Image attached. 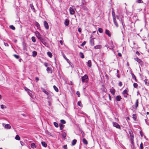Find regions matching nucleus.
Here are the masks:
<instances>
[{"instance_id": "nucleus-39", "label": "nucleus", "mask_w": 149, "mask_h": 149, "mask_svg": "<svg viewBox=\"0 0 149 149\" xmlns=\"http://www.w3.org/2000/svg\"><path fill=\"white\" fill-rule=\"evenodd\" d=\"M36 25L37 27L38 28H39L40 27V24L38 22H36Z\"/></svg>"}, {"instance_id": "nucleus-64", "label": "nucleus", "mask_w": 149, "mask_h": 149, "mask_svg": "<svg viewBox=\"0 0 149 149\" xmlns=\"http://www.w3.org/2000/svg\"><path fill=\"white\" fill-rule=\"evenodd\" d=\"M140 133L141 136H143V134L141 132Z\"/></svg>"}, {"instance_id": "nucleus-34", "label": "nucleus", "mask_w": 149, "mask_h": 149, "mask_svg": "<svg viewBox=\"0 0 149 149\" xmlns=\"http://www.w3.org/2000/svg\"><path fill=\"white\" fill-rule=\"evenodd\" d=\"M10 27L11 29L13 30H15V27L13 25H10Z\"/></svg>"}, {"instance_id": "nucleus-49", "label": "nucleus", "mask_w": 149, "mask_h": 149, "mask_svg": "<svg viewBox=\"0 0 149 149\" xmlns=\"http://www.w3.org/2000/svg\"><path fill=\"white\" fill-rule=\"evenodd\" d=\"M60 126L61 130H62L63 129V125L62 124H61V125H60Z\"/></svg>"}, {"instance_id": "nucleus-22", "label": "nucleus", "mask_w": 149, "mask_h": 149, "mask_svg": "<svg viewBox=\"0 0 149 149\" xmlns=\"http://www.w3.org/2000/svg\"><path fill=\"white\" fill-rule=\"evenodd\" d=\"M37 55V52H36L35 51H33L32 52V56L35 57Z\"/></svg>"}, {"instance_id": "nucleus-28", "label": "nucleus", "mask_w": 149, "mask_h": 149, "mask_svg": "<svg viewBox=\"0 0 149 149\" xmlns=\"http://www.w3.org/2000/svg\"><path fill=\"white\" fill-rule=\"evenodd\" d=\"M134 59L139 63H140L141 62V60L138 58H135Z\"/></svg>"}, {"instance_id": "nucleus-58", "label": "nucleus", "mask_w": 149, "mask_h": 149, "mask_svg": "<svg viewBox=\"0 0 149 149\" xmlns=\"http://www.w3.org/2000/svg\"><path fill=\"white\" fill-rule=\"evenodd\" d=\"M31 8H33V6L32 4H31Z\"/></svg>"}, {"instance_id": "nucleus-17", "label": "nucleus", "mask_w": 149, "mask_h": 149, "mask_svg": "<svg viewBox=\"0 0 149 149\" xmlns=\"http://www.w3.org/2000/svg\"><path fill=\"white\" fill-rule=\"evenodd\" d=\"M42 91L45 94H46L47 96H49V93L47 91H46L45 89H43Z\"/></svg>"}, {"instance_id": "nucleus-45", "label": "nucleus", "mask_w": 149, "mask_h": 149, "mask_svg": "<svg viewBox=\"0 0 149 149\" xmlns=\"http://www.w3.org/2000/svg\"><path fill=\"white\" fill-rule=\"evenodd\" d=\"M86 43V42L85 41H84L83 42V43L81 45V46H83Z\"/></svg>"}, {"instance_id": "nucleus-62", "label": "nucleus", "mask_w": 149, "mask_h": 149, "mask_svg": "<svg viewBox=\"0 0 149 149\" xmlns=\"http://www.w3.org/2000/svg\"><path fill=\"white\" fill-rule=\"evenodd\" d=\"M118 56H121V54L120 53H118Z\"/></svg>"}, {"instance_id": "nucleus-20", "label": "nucleus", "mask_w": 149, "mask_h": 149, "mask_svg": "<svg viewBox=\"0 0 149 149\" xmlns=\"http://www.w3.org/2000/svg\"><path fill=\"white\" fill-rule=\"evenodd\" d=\"M41 144L42 146L45 147H46L47 146V143L45 142H41Z\"/></svg>"}, {"instance_id": "nucleus-24", "label": "nucleus", "mask_w": 149, "mask_h": 149, "mask_svg": "<svg viewBox=\"0 0 149 149\" xmlns=\"http://www.w3.org/2000/svg\"><path fill=\"white\" fill-rule=\"evenodd\" d=\"M83 143L85 144H88V142L87 141V140L85 139V138H83Z\"/></svg>"}, {"instance_id": "nucleus-51", "label": "nucleus", "mask_w": 149, "mask_h": 149, "mask_svg": "<svg viewBox=\"0 0 149 149\" xmlns=\"http://www.w3.org/2000/svg\"><path fill=\"white\" fill-rule=\"evenodd\" d=\"M63 148L64 149H67V145H64L63 147Z\"/></svg>"}, {"instance_id": "nucleus-13", "label": "nucleus", "mask_w": 149, "mask_h": 149, "mask_svg": "<svg viewBox=\"0 0 149 149\" xmlns=\"http://www.w3.org/2000/svg\"><path fill=\"white\" fill-rule=\"evenodd\" d=\"M4 127L6 129H10L11 128V126L9 124H6L4 126Z\"/></svg>"}, {"instance_id": "nucleus-21", "label": "nucleus", "mask_w": 149, "mask_h": 149, "mask_svg": "<svg viewBox=\"0 0 149 149\" xmlns=\"http://www.w3.org/2000/svg\"><path fill=\"white\" fill-rule=\"evenodd\" d=\"M88 66L89 67H91V60H89L88 61Z\"/></svg>"}, {"instance_id": "nucleus-18", "label": "nucleus", "mask_w": 149, "mask_h": 149, "mask_svg": "<svg viewBox=\"0 0 149 149\" xmlns=\"http://www.w3.org/2000/svg\"><path fill=\"white\" fill-rule=\"evenodd\" d=\"M121 99V97L120 95L116 96V99L117 101H120Z\"/></svg>"}, {"instance_id": "nucleus-46", "label": "nucleus", "mask_w": 149, "mask_h": 149, "mask_svg": "<svg viewBox=\"0 0 149 149\" xmlns=\"http://www.w3.org/2000/svg\"><path fill=\"white\" fill-rule=\"evenodd\" d=\"M61 122L62 124H65V121L63 120H61Z\"/></svg>"}, {"instance_id": "nucleus-26", "label": "nucleus", "mask_w": 149, "mask_h": 149, "mask_svg": "<svg viewBox=\"0 0 149 149\" xmlns=\"http://www.w3.org/2000/svg\"><path fill=\"white\" fill-rule=\"evenodd\" d=\"M77 142V140L76 139H74L72 141V145L74 146L75 144Z\"/></svg>"}, {"instance_id": "nucleus-29", "label": "nucleus", "mask_w": 149, "mask_h": 149, "mask_svg": "<svg viewBox=\"0 0 149 149\" xmlns=\"http://www.w3.org/2000/svg\"><path fill=\"white\" fill-rule=\"evenodd\" d=\"M31 40L33 42H36V38L34 36H33L32 37Z\"/></svg>"}, {"instance_id": "nucleus-30", "label": "nucleus", "mask_w": 149, "mask_h": 149, "mask_svg": "<svg viewBox=\"0 0 149 149\" xmlns=\"http://www.w3.org/2000/svg\"><path fill=\"white\" fill-rule=\"evenodd\" d=\"M47 54L48 56L51 58L52 56V54L50 52H47Z\"/></svg>"}, {"instance_id": "nucleus-33", "label": "nucleus", "mask_w": 149, "mask_h": 149, "mask_svg": "<svg viewBox=\"0 0 149 149\" xmlns=\"http://www.w3.org/2000/svg\"><path fill=\"white\" fill-rule=\"evenodd\" d=\"M90 43H91V46H93L94 45V41L93 40H92V39L90 40Z\"/></svg>"}, {"instance_id": "nucleus-2", "label": "nucleus", "mask_w": 149, "mask_h": 149, "mask_svg": "<svg viewBox=\"0 0 149 149\" xmlns=\"http://www.w3.org/2000/svg\"><path fill=\"white\" fill-rule=\"evenodd\" d=\"M105 46L107 49L109 48L110 49H113V48L114 47L113 42L112 41L109 42L108 44L105 45Z\"/></svg>"}, {"instance_id": "nucleus-43", "label": "nucleus", "mask_w": 149, "mask_h": 149, "mask_svg": "<svg viewBox=\"0 0 149 149\" xmlns=\"http://www.w3.org/2000/svg\"><path fill=\"white\" fill-rule=\"evenodd\" d=\"M14 56L17 59H19V57L18 55H16V54H14Z\"/></svg>"}, {"instance_id": "nucleus-25", "label": "nucleus", "mask_w": 149, "mask_h": 149, "mask_svg": "<svg viewBox=\"0 0 149 149\" xmlns=\"http://www.w3.org/2000/svg\"><path fill=\"white\" fill-rule=\"evenodd\" d=\"M15 138L17 140H19V141L20 140V137H19V136L18 135H16Z\"/></svg>"}, {"instance_id": "nucleus-12", "label": "nucleus", "mask_w": 149, "mask_h": 149, "mask_svg": "<svg viewBox=\"0 0 149 149\" xmlns=\"http://www.w3.org/2000/svg\"><path fill=\"white\" fill-rule=\"evenodd\" d=\"M31 147L33 149H34L36 148V146L35 144L33 143H32L31 144Z\"/></svg>"}, {"instance_id": "nucleus-53", "label": "nucleus", "mask_w": 149, "mask_h": 149, "mask_svg": "<svg viewBox=\"0 0 149 149\" xmlns=\"http://www.w3.org/2000/svg\"><path fill=\"white\" fill-rule=\"evenodd\" d=\"M81 28H79L78 29V31L79 32V33H81Z\"/></svg>"}, {"instance_id": "nucleus-10", "label": "nucleus", "mask_w": 149, "mask_h": 149, "mask_svg": "<svg viewBox=\"0 0 149 149\" xmlns=\"http://www.w3.org/2000/svg\"><path fill=\"white\" fill-rule=\"evenodd\" d=\"M69 23V21L68 19H66L64 22V24L66 26H68Z\"/></svg>"}, {"instance_id": "nucleus-60", "label": "nucleus", "mask_w": 149, "mask_h": 149, "mask_svg": "<svg viewBox=\"0 0 149 149\" xmlns=\"http://www.w3.org/2000/svg\"><path fill=\"white\" fill-rule=\"evenodd\" d=\"M36 80L38 81L39 80V78L38 77H36Z\"/></svg>"}, {"instance_id": "nucleus-63", "label": "nucleus", "mask_w": 149, "mask_h": 149, "mask_svg": "<svg viewBox=\"0 0 149 149\" xmlns=\"http://www.w3.org/2000/svg\"><path fill=\"white\" fill-rule=\"evenodd\" d=\"M60 43L61 44V45H62V44H63V42L62 40H60Z\"/></svg>"}, {"instance_id": "nucleus-55", "label": "nucleus", "mask_w": 149, "mask_h": 149, "mask_svg": "<svg viewBox=\"0 0 149 149\" xmlns=\"http://www.w3.org/2000/svg\"><path fill=\"white\" fill-rule=\"evenodd\" d=\"M118 84H119V85L120 86H122V83L121 82H119Z\"/></svg>"}, {"instance_id": "nucleus-5", "label": "nucleus", "mask_w": 149, "mask_h": 149, "mask_svg": "<svg viewBox=\"0 0 149 149\" xmlns=\"http://www.w3.org/2000/svg\"><path fill=\"white\" fill-rule=\"evenodd\" d=\"M88 76L86 74L83 76L81 78L82 82H84L85 81H87L86 80L88 79Z\"/></svg>"}, {"instance_id": "nucleus-38", "label": "nucleus", "mask_w": 149, "mask_h": 149, "mask_svg": "<svg viewBox=\"0 0 149 149\" xmlns=\"http://www.w3.org/2000/svg\"><path fill=\"white\" fill-rule=\"evenodd\" d=\"M98 30L99 32L100 33H102L103 32V29L101 28H99Z\"/></svg>"}, {"instance_id": "nucleus-16", "label": "nucleus", "mask_w": 149, "mask_h": 149, "mask_svg": "<svg viewBox=\"0 0 149 149\" xmlns=\"http://www.w3.org/2000/svg\"><path fill=\"white\" fill-rule=\"evenodd\" d=\"M47 70L48 73H51L52 72V69L49 67H47Z\"/></svg>"}, {"instance_id": "nucleus-40", "label": "nucleus", "mask_w": 149, "mask_h": 149, "mask_svg": "<svg viewBox=\"0 0 149 149\" xmlns=\"http://www.w3.org/2000/svg\"><path fill=\"white\" fill-rule=\"evenodd\" d=\"M143 145L142 143H141L140 145V149H143Z\"/></svg>"}, {"instance_id": "nucleus-41", "label": "nucleus", "mask_w": 149, "mask_h": 149, "mask_svg": "<svg viewBox=\"0 0 149 149\" xmlns=\"http://www.w3.org/2000/svg\"><path fill=\"white\" fill-rule=\"evenodd\" d=\"M77 104L81 107L82 106V104L81 101H79L77 103Z\"/></svg>"}, {"instance_id": "nucleus-3", "label": "nucleus", "mask_w": 149, "mask_h": 149, "mask_svg": "<svg viewBox=\"0 0 149 149\" xmlns=\"http://www.w3.org/2000/svg\"><path fill=\"white\" fill-rule=\"evenodd\" d=\"M129 134L130 136V140L131 143L133 144L134 143V135L132 132V131L129 132Z\"/></svg>"}, {"instance_id": "nucleus-11", "label": "nucleus", "mask_w": 149, "mask_h": 149, "mask_svg": "<svg viewBox=\"0 0 149 149\" xmlns=\"http://www.w3.org/2000/svg\"><path fill=\"white\" fill-rule=\"evenodd\" d=\"M110 91L113 95H115V91L113 88H111L110 89Z\"/></svg>"}, {"instance_id": "nucleus-36", "label": "nucleus", "mask_w": 149, "mask_h": 149, "mask_svg": "<svg viewBox=\"0 0 149 149\" xmlns=\"http://www.w3.org/2000/svg\"><path fill=\"white\" fill-rule=\"evenodd\" d=\"M54 125L56 127H58V124L56 123V122H54Z\"/></svg>"}, {"instance_id": "nucleus-44", "label": "nucleus", "mask_w": 149, "mask_h": 149, "mask_svg": "<svg viewBox=\"0 0 149 149\" xmlns=\"http://www.w3.org/2000/svg\"><path fill=\"white\" fill-rule=\"evenodd\" d=\"M136 2L139 3H143V1L141 0H137Z\"/></svg>"}, {"instance_id": "nucleus-57", "label": "nucleus", "mask_w": 149, "mask_h": 149, "mask_svg": "<svg viewBox=\"0 0 149 149\" xmlns=\"http://www.w3.org/2000/svg\"><path fill=\"white\" fill-rule=\"evenodd\" d=\"M109 99L110 100H111V97L109 94Z\"/></svg>"}, {"instance_id": "nucleus-56", "label": "nucleus", "mask_w": 149, "mask_h": 149, "mask_svg": "<svg viewBox=\"0 0 149 149\" xmlns=\"http://www.w3.org/2000/svg\"><path fill=\"white\" fill-rule=\"evenodd\" d=\"M44 65H45V67H47V63H44Z\"/></svg>"}, {"instance_id": "nucleus-15", "label": "nucleus", "mask_w": 149, "mask_h": 149, "mask_svg": "<svg viewBox=\"0 0 149 149\" xmlns=\"http://www.w3.org/2000/svg\"><path fill=\"white\" fill-rule=\"evenodd\" d=\"M138 104H139V102H138V99H137L136 100V102L135 104V107L136 109L137 107L138 106Z\"/></svg>"}, {"instance_id": "nucleus-9", "label": "nucleus", "mask_w": 149, "mask_h": 149, "mask_svg": "<svg viewBox=\"0 0 149 149\" xmlns=\"http://www.w3.org/2000/svg\"><path fill=\"white\" fill-rule=\"evenodd\" d=\"M128 91V89H126L124 90L123 92V94L124 95L125 97H126L127 95V92Z\"/></svg>"}, {"instance_id": "nucleus-37", "label": "nucleus", "mask_w": 149, "mask_h": 149, "mask_svg": "<svg viewBox=\"0 0 149 149\" xmlns=\"http://www.w3.org/2000/svg\"><path fill=\"white\" fill-rule=\"evenodd\" d=\"M133 86L134 88H137L138 86V85L136 83H134L133 84Z\"/></svg>"}, {"instance_id": "nucleus-52", "label": "nucleus", "mask_w": 149, "mask_h": 149, "mask_svg": "<svg viewBox=\"0 0 149 149\" xmlns=\"http://www.w3.org/2000/svg\"><path fill=\"white\" fill-rule=\"evenodd\" d=\"M28 94H29V95H30V96H31V95H32V92L31 91V93L29 91V93H28Z\"/></svg>"}, {"instance_id": "nucleus-23", "label": "nucleus", "mask_w": 149, "mask_h": 149, "mask_svg": "<svg viewBox=\"0 0 149 149\" xmlns=\"http://www.w3.org/2000/svg\"><path fill=\"white\" fill-rule=\"evenodd\" d=\"M79 55L82 58H84V56L82 52H80L79 54Z\"/></svg>"}, {"instance_id": "nucleus-1", "label": "nucleus", "mask_w": 149, "mask_h": 149, "mask_svg": "<svg viewBox=\"0 0 149 149\" xmlns=\"http://www.w3.org/2000/svg\"><path fill=\"white\" fill-rule=\"evenodd\" d=\"M35 34L37 37L40 40L42 43H43V41L44 40V39L42 35L40 34L37 31H36L35 32Z\"/></svg>"}, {"instance_id": "nucleus-31", "label": "nucleus", "mask_w": 149, "mask_h": 149, "mask_svg": "<svg viewBox=\"0 0 149 149\" xmlns=\"http://www.w3.org/2000/svg\"><path fill=\"white\" fill-rule=\"evenodd\" d=\"M0 107H1V108L2 109H5L6 108V107L5 105H3V104L1 105H0Z\"/></svg>"}, {"instance_id": "nucleus-61", "label": "nucleus", "mask_w": 149, "mask_h": 149, "mask_svg": "<svg viewBox=\"0 0 149 149\" xmlns=\"http://www.w3.org/2000/svg\"><path fill=\"white\" fill-rule=\"evenodd\" d=\"M134 80H135V81L136 82H137V79L136 78V77H135V78H134Z\"/></svg>"}, {"instance_id": "nucleus-50", "label": "nucleus", "mask_w": 149, "mask_h": 149, "mask_svg": "<svg viewBox=\"0 0 149 149\" xmlns=\"http://www.w3.org/2000/svg\"><path fill=\"white\" fill-rule=\"evenodd\" d=\"M131 75H132V78H134L136 77L135 75H134V74L133 73H132L131 74Z\"/></svg>"}, {"instance_id": "nucleus-47", "label": "nucleus", "mask_w": 149, "mask_h": 149, "mask_svg": "<svg viewBox=\"0 0 149 149\" xmlns=\"http://www.w3.org/2000/svg\"><path fill=\"white\" fill-rule=\"evenodd\" d=\"M62 135L63 137V138H65L66 137V133H63L62 134Z\"/></svg>"}, {"instance_id": "nucleus-35", "label": "nucleus", "mask_w": 149, "mask_h": 149, "mask_svg": "<svg viewBox=\"0 0 149 149\" xmlns=\"http://www.w3.org/2000/svg\"><path fill=\"white\" fill-rule=\"evenodd\" d=\"M147 79H145L144 80V82H145V84L147 85H149V82H147Z\"/></svg>"}, {"instance_id": "nucleus-7", "label": "nucleus", "mask_w": 149, "mask_h": 149, "mask_svg": "<svg viewBox=\"0 0 149 149\" xmlns=\"http://www.w3.org/2000/svg\"><path fill=\"white\" fill-rule=\"evenodd\" d=\"M113 125L114 127H116L117 128L120 129V125L116 122H113Z\"/></svg>"}, {"instance_id": "nucleus-27", "label": "nucleus", "mask_w": 149, "mask_h": 149, "mask_svg": "<svg viewBox=\"0 0 149 149\" xmlns=\"http://www.w3.org/2000/svg\"><path fill=\"white\" fill-rule=\"evenodd\" d=\"M53 88L54 90L57 92H58V88L55 85L54 86Z\"/></svg>"}, {"instance_id": "nucleus-8", "label": "nucleus", "mask_w": 149, "mask_h": 149, "mask_svg": "<svg viewBox=\"0 0 149 149\" xmlns=\"http://www.w3.org/2000/svg\"><path fill=\"white\" fill-rule=\"evenodd\" d=\"M44 25L45 28L47 29H48L49 28V26L47 22L46 21H45L44 22Z\"/></svg>"}, {"instance_id": "nucleus-6", "label": "nucleus", "mask_w": 149, "mask_h": 149, "mask_svg": "<svg viewBox=\"0 0 149 149\" xmlns=\"http://www.w3.org/2000/svg\"><path fill=\"white\" fill-rule=\"evenodd\" d=\"M113 21L115 25L117 27H118V25L117 22L116 20V16L115 15L113 16Z\"/></svg>"}, {"instance_id": "nucleus-42", "label": "nucleus", "mask_w": 149, "mask_h": 149, "mask_svg": "<svg viewBox=\"0 0 149 149\" xmlns=\"http://www.w3.org/2000/svg\"><path fill=\"white\" fill-rule=\"evenodd\" d=\"M25 90L28 93H29V91L31 93V91H30L29 89L27 88H25Z\"/></svg>"}, {"instance_id": "nucleus-32", "label": "nucleus", "mask_w": 149, "mask_h": 149, "mask_svg": "<svg viewBox=\"0 0 149 149\" xmlns=\"http://www.w3.org/2000/svg\"><path fill=\"white\" fill-rule=\"evenodd\" d=\"M132 116L134 120H136V114H133Z\"/></svg>"}, {"instance_id": "nucleus-59", "label": "nucleus", "mask_w": 149, "mask_h": 149, "mask_svg": "<svg viewBox=\"0 0 149 149\" xmlns=\"http://www.w3.org/2000/svg\"><path fill=\"white\" fill-rule=\"evenodd\" d=\"M112 16H113H113H114V15H115V13H114V12L113 11H112Z\"/></svg>"}, {"instance_id": "nucleus-14", "label": "nucleus", "mask_w": 149, "mask_h": 149, "mask_svg": "<svg viewBox=\"0 0 149 149\" xmlns=\"http://www.w3.org/2000/svg\"><path fill=\"white\" fill-rule=\"evenodd\" d=\"M105 33L106 34L108 35L109 36H111V35L110 32L109 30H107V29H106L105 30Z\"/></svg>"}, {"instance_id": "nucleus-54", "label": "nucleus", "mask_w": 149, "mask_h": 149, "mask_svg": "<svg viewBox=\"0 0 149 149\" xmlns=\"http://www.w3.org/2000/svg\"><path fill=\"white\" fill-rule=\"evenodd\" d=\"M4 45L6 46H8V44L6 43H4Z\"/></svg>"}, {"instance_id": "nucleus-48", "label": "nucleus", "mask_w": 149, "mask_h": 149, "mask_svg": "<svg viewBox=\"0 0 149 149\" xmlns=\"http://www.w3.org/2000/svg\"><path fill=\"white\" fill-rule=\"evenodd\" d=\"M76 94L78 95V97H80V95L79 91H77L76 92Z\"/></svg>"}, {"instance_id": "nucleus-19", "label": "nucleus", "mask_w": 149, "mask_h": 149, "mask_svg": "<svg viewBox=\"0 0 149 149\" xmlns=\"http://www.w3.org/2000/svg\"><path fill=\"white\" fill-rule=\"evenodd\" d=\"M101 48V46L100 45H96L94 47V48L95 49H100Z\"/></svg>"}, {"instance_id": "nucleus-4", "label": "nucleus", "mask_w": 149, "mask_h": 149, "mask_svg": "<svg viewBox=\"0 0 149 149\" xmlns=\"http://www.w3.org/2000/svg\"><path fill=\"white\" fill-rule=\"evenodd\" d=\"M74 8V7L72 6V8L70 7L69 9L70 13L71 15H73L75 13Z\"/></svg>"}]
</instances>
